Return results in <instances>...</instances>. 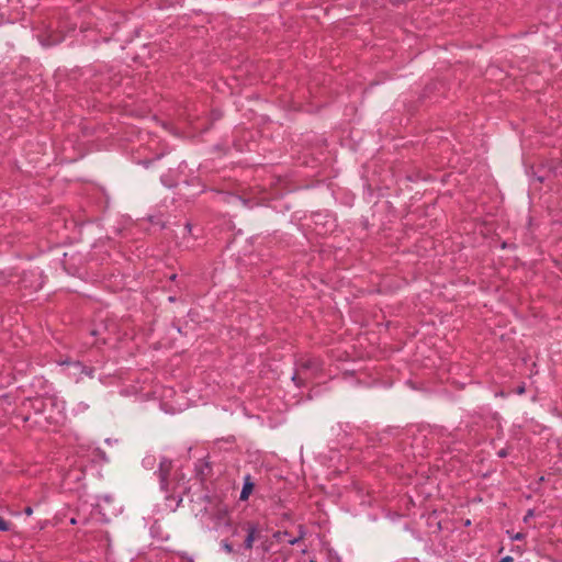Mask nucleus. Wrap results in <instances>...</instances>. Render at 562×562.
<instances>
[{
  "label": "nucleus",
  "mask_w": 562,
  "mask_h": 562,
  "mask_svg": "<svg viewBox=\"0 0 562 562\" xmlns=\"http://www.w3.org/2000/svg\"><path fill=\"white\" fill-rule=\"evenodd\" d=\"M172 464L170 460L162 459L159 464L158 476L160 480L161 488H168V476L171 471Z\"/></svg>",
  "instance_id": "obj_1"
},
{
  "label": "nucleus",
  "mask_w": 562,
  "mask_h": 562,
  "mask_svg": "<svg viewBox=\"0 0 562 562\" xmlns=\"http://www.w3.org/2000/svg\"><path fill=\"white\" fill-rule=\"evenodd\" d=\"M258 529L254 525H249L247 528V537L245 539L244 546L246 549L250 550L254 546L255 540L257 539Z\"/></svg>",
  "instance_id": "obj_2"
},
{
  "label": "nucleus",
  "mask_w": 562,
  "mask_h": 562,
  "mask_svg": "<svg viewBox=\"0 0 562 562\" xmlns=\"http://www.w3.org/2000/svg\"><path fill=\"white\" fill-rule=\"evenodd\" d=\"M252 490H254V483L251 482L250 475H246L239 498L241 501H247L249 495L251 494Z\"/></svg>",
  "instance_id": "obj_3"
},
{
  "label": "nucleus",
  "mask_w": 562,
  "mask_h": 562,
  "mask_svg": "<svg viewBox=\"0 0 562 562\" xmlns=\"http://www.w3.org/2000/svg\"><path fill=\"white\" fill-rule=\"evenodd\" d=\"M300 366L304 370H308V369L317 370L318 367H319L317 361L316 360H312V359L303 360Z\"/></svg>",
  "instance_id": "obj_4"
},
{
  "label": "nucleus",
  "mask_w": 562,
  "mask_h": 562,
  "mask_svg": "<svg viewBox=\"0 0 562 562\" xmlns=\"http://www.w3.org/2000/svg\"><path fill=\"white\" fill-rule=\"evenodd\" d=\"M10 529V525L7 520H4L1 516H0V531H8Z\"/></svg>",
  "instance_id": "obj_5"
},
{
  "label": "nucleus",
  "mask_w": 562,
  "mask_h": 562,
  "mask_svg": "<svg viewBox=\"0 0 562 562\" xmlns=\"http://www.w3.org/2000/svg\"><path fill=\"white\" fill-rule=\"evenodd\" d=\"M533 515H535V510L533 509H529L527 512V514L525 515V517H524V521L527 522L531 517H533Z\"/></svg>",
  "instance_id": "obj_6"
},
{
  "label": "nucleus",
  "mask_w": 562,
  "mask_h": 562,
  "mask_svg": "<svg viewBox=\"0 0 562 562\" xmlns=\"http://www.w3.org/2000/svg\"><path fill=\"white\" fill-rule=\"evenodd\" d=\"M513 540H522L525 538V533L518 532L515 536L512 537Z\"/></svg>",
  "instance_id": "obj_7"
},
{
  "label": "nucleus",
  "mask_w": 562,
  "mask_h": 562,
  "mask_svg": "<svg viewBox=\"0 0 562 562\" xmlns=\"http://www.w3.org/2000/svg\"><path fill=\"white\" fill-rule=\"evenodd\" d=\"M300 539H301V537H299V538H291V539L288 540V542H289V544H295V543L299 542Z\"/></svg>",
  "instance_id": "obj_8"
},
{
  "label": "nucleus",
  "mask_w": 562,
  "mask_h": 562,
  "mask_svg": "<svg viewBox=\"0 0 562 562\" xmlns=\"http://www.w3.org/2000/svg\"><path fill=\"white\" fill-rule=\"evenodd\" d=\"M499 562H513V558L507 555V557H504L503 559H501Z\"/></svg>",
  "instance_id": "obj_9"
},
{
  "label": "nucleus",
  "mask_w": 562,
  "mask_h": 562,
  "mask_svg": "<svg viewBox=\"0 0 562 562\" xmlns=\"http://www.w3.org/2000/svg\"><path fill=\"white\" fill-rule=\"evenodd\" d=\"M224 549H225L228 553H231V552L233 551L232 546H231V544H228V543H225V544H224Z\"/></svg>",
  "instance_id": "obj_10"
},
{
  "label": "nucleus",
  "mask_w": 562,
  "mask_h": 562,
  "mask_svg": "<svg viewBox=\"0 0 562 562\" xmlns=\"http://www.w3.org/2000/svg\"><path fill=\"white\" fill-rule=\"evenodd\" d=\"M24 513H25L27 516H30V515H32L33 509H32L31 507H26V508L24 509Z\"/></svg>",
  "instance_id": "obj_11"
},
{
  "label": "nucleus",
  "mask_w": 562,
  "mask_h": 562,
  "mask_svg": "<svg viewBox=\"0 0 562 562\" xmlns=\"http://www.w3.org/2000/svg\"><path fill=\"white\" fill-rule=\"evenodd\" d=\"M517 393H518V394H522V393H525V386H519V387L517 389Z\"/></svg>",
  "instance_id": "obj_12"
},
{
  "label": "nucleus",
  "mask_w": 562,
  "mask_h": 562,
  "mask_svg": "<svg viewBox=\"0 0 562 562\" xmlns=\"http://www.w3.org/2000/svg\"><path fill=\"white\" fill-rule=\"evenodd\" d=\"M498 454H499L501 457H505V456H506L505 451H503V450H501V451L498 452Z\"/></svg>",
  "instance_id": "obj_13"
}]
</instances>
